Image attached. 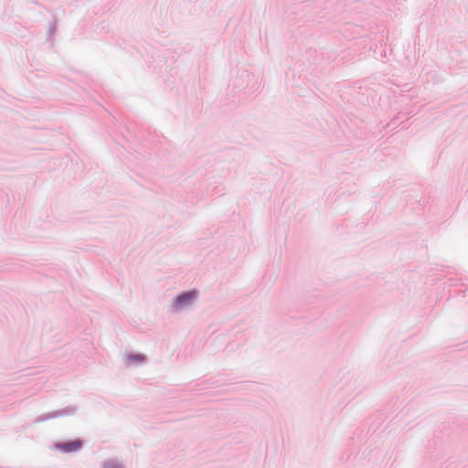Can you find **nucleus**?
I'll use <instances>...</instances> for the list:
<instances>
[{"mask_svg":"<svg viewBox=\"0 0 468 468\" xmlns=\"http://www.w3.org/2000/svg\"><path fill=\"white\" fill-rule=\"evenodd\" d=\"M197 298V292L191 291L178 295L175 302V307L179 309Z\"/></svg>","mask_w":468,"mask_h":468,"instance_id":"f257e3e1","label":"nucleus"},{"mask_svg":"<svg viewBox=\"0 0 468 468\" xmlns=\"http://www.w3.org/2000/svg\"><path fill=\"white\" fill-rule=\"evenodd\" d=\"M57 447L61 449L64 452H75L81 448V441L76 440V441H72L69 442L58 444V445H57Z\"/></svg>","mask_w":468,"mask_h":468,"instance_id":"f03ea898","label":"nucleus"},{"mask_svg":"<svg viewBox=\"0 0 468 468\" xmlns=\"http://www.w3.org/2000/svg\"><path fill=\"white\" fill-rule=\"evenodd\" d=\"M129 359L135 361V362H141L144 360V356L143 355H133L129 356Z\"/></svg>","mask_w":468,"mask_h":468,"instance_id":"7ed1b4c3","label":"nucleus"},{"mask_svg":"<svg viewBox=\"0 0 468 468\" xmlns=\"http://www.w3.org/2000/svg\"><path fill=\"white\" fill-rule=\"evenodd\" d=\"M107 468H118L116 465H109Z\"/></svg>","mask_w":468,"mask_h":468,"instance_id":"20e7f679","label":"nucleus"}]
</instances>
